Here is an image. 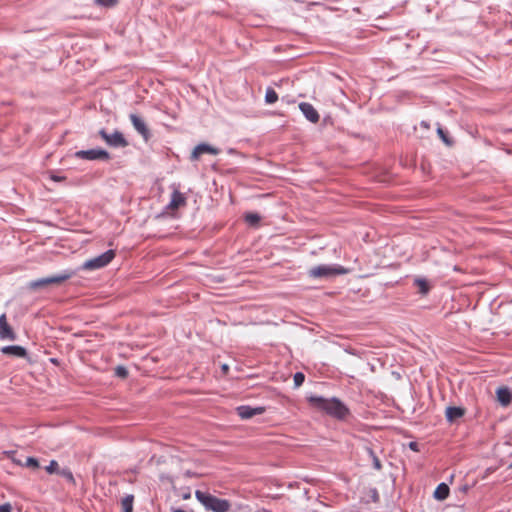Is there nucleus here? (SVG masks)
I'll list each match as a JSON object with an SVG mask.
<instances>
[{
  "label": "nucleus",
  "mask_w": 512,
  "mask_h": 512,
  "mask_svg": "<svg viewBox=\"0 0 512 512\" xmlns=\"http://www.w3.org/2000/svg\"><path fill=\"white\" fill-rule=\"evenodd\" d=\"M195 497L202 504L206 511L230 512L232 509V503L230 500L218 498L209 492L196 490Z\"/></svg>",
  "instance_id": "obj_1"
},
{
  "label": "nucleus",
  "mask_w": 512,
  "mask_h": 512,
  "mask_svg": "<svg viewBox=\"0 0 512 512\" xmlns=\"http://www.w3.org/2000/svg\"><path fill=\"white\" fill-rule=\"evenodd\" d=\"M309 402L315 407L324 410L329 415L342 419L348 414V409L337 399H324L310 397Z\"/></svg>",
  "instance_id": "obj_2"
},
{
  "label": "nucleus",
  "mask_w": 512,
  "mask_h": 512,
  "mask_svg": "<svg viewBox=\"0 0 512 512\" xmlns=\"http://www.w3.org/2000/svg\"><path fill=\"white\" fill-rule=\"evenodd\" d=\"M348 272L349 270L341 265H319L309 269L308 275L311 278L317 279L345 275Z\"/></svg>",
  "instance_id": "obj_3"
},
{
  "label": "nucleus",
  "mask_w": 512,
  "mask_h": 512,
  "mask_svg": "<svg viewBox=\"0 0 512 512\" xmlns=\"http://www.w3.org/2000/svg\"><path fill=\"white\" fill-rule=\"evenodd\" d=\"M73 275H74L73 272L65 271L58 275L31 281L28 284V288L31 290H38V289L46 288L50 285H61L65 281L69 280Z\"/></svg>",
  "instance_id": "obj_4"
},
{
  "label": "nucleus",
  "mask_w": 512,
  "mask_h": 512,
  "mask_svg": "<svg viewBox=\"0 0 512 512\" xmlns=\"http://www.w3.org/2000/svg\"><path fill=\"white\" fill-rule=\"evenodd\" d=\"M115 255L114 250H108L95 258L85 261L82 265V269L90 271L103 268L115 258Z\"/></svg>",
  "instance_id": "obj_5"
},
{
  "label": "nucleus",
  "mask_w": 512,
  "mask_h": 512,
  "mask_svg": "<svg viewBox=\"0 0 512 512\" xmlns=\"http://www.w3.org/2000/svg\"><path fill=\"white\" fill-rule=\"evenodd\" d=\"M99 135L108 145L112 147L124 148L128 146V141L125 139L124 135L119 131H115L112 134H108L104 129H102L99 131Z\"/></svg>",
  "instance_id": "obj_6"
},
{
  "label": "nucleus",
  "mask_w": 512,
  "mask_h": 512,
  "mask_svg": "<svg viewBox=\"0 0 512 512\" xmlns=\"http://www.w3.org/2000/svg\"><path fill=\"white\" fill-rule=\"evenodd\" d=\"M129 119L134 129L143 137L144 141L147 142L151 138V133L144 119L136 114H130Z\"/></svg>",
  "instance_id": "obj_7"
},
{
  "label": "nucleus",
  "mask_w": 512,
  "mask_h": 512,
  "mask_svg": "<svg viewBox=\"0 0 512 512\" xmlns=\"http://www.w3.org/2000/svg\"><path fill=\"white\" fill-rule=\"evenodd\" d=\"M75 156L85 160H107L110 158L109 153L103 149L80 150L75 153Z\"/></svg>",
  "instance_id": "obj_8"
},
{
  "label": "nucleus",
  "mask_w": 512,
  "mask_h": 512,
  "mask_svg": "<svg viewBox=\"0 0 512 512\" xmlns=\"http://www.w3.org/2000/svg\"><path fill=\"white\" fill-rule=\"evenodd\" d=\"M0 339L10 341H14L16 339V334L12 327L8 324L5 314L0 316Z\"/></svg>",
  "instance_id": "obj_9"
},
{
  "label": "nucleus",
  "mask_w": 512,
  "mask_h": 512,
  "mask_svg": "<svg viewBox=\"0 0 512 512\" xmlns=\"http://www.w3.org/2000/svg\"><path fill=\"white\" fill-rule=\"evenodd\" d=\"M299 109L306 117V119L312 123H317L320 119V115L317 110L313 107L312 104L307 102H302L299 104Z\"/></svg>",
  "instance_id": "obj_10"
},
{
  "label": "nucleus",
  "mask_w": 512,
  "mask_h": 512,
  "mask_svg": "<svg viewBox=\"0 0 512 512\" xmlns=\"http://www.w3.org/2000/svg\"><path fill=\"white\" fill-rule=\"evenodd\" d=\"M219 150L205 143L197 145L191 154L192 160H198L203 154L217 155Z\"/></svg>",
  "instance_id": "obj_11"
},
{
  "label": "nucleus",
  "mask_w": 512,
  "mask_h": 512,
  "mask_svg": "<svg viewBox=\"0 0 512 512\" xmlns=\"http://www.w3.org/2000/svg\"><path fill=\"white\" fill-rule=\"evenodd\" d=\"M265 409L263 407L252 408L250 406H239L237 408V413L242 419H250L256 415L263 414Z\"/></svg>",
  "instance_id": "obj_12"
},
{
  "label": "nucleus",
  "mask_w": 512,
  "mask_h": 512,
  "mask_svg": "<svg viewBox=\"0 0 512 512\" xmlns=\"http://www.w3.org/2000/svg\"><path fill=\"white\" fill-rule=\"evenodd\" d=\"M186 205V198L185 196L178 190H174L171 195V200L168 205V208L171 210H176L182 206Z\"/></svg>",
  "instance_id": "obj_13"
},
{
  "label": "nucleus",
  "mask_w": 512,
  "mask_h": 512,
  "mask_svg": "<svg viewBox=\"0 0 512 512\" xmlns=\"http://www.w3.org/2000/svg\"><path fill=\"white\" fill-rule=\"evenodd\" d=\"M1 352L18 358H24L27 355L26 349L18 345L4 346L1 348Z\"/></svg>",
  "instance_id": "obj_14"
},
{
  "label": "nucleus",
  "mask_w": 512,
  "mask_h": 512,
  "mask_svg": "<svg viewBox=\"0 0 512 512\" xmlns=\"http://www.w3.org/2000/svg\"><path fill=\"white\" fill-rule=\"evenodd\" d=\"M497 400L503 405L508 406L512 401V394L506 387H501L496 392Z\"/></svg>",
  "instance_id": "obj_15"
},
{
  "label": "nucleus",
  "mask_w": 512,
  "mask_h": 512,
  "mask_svg": "<svg viewBox=\"0 0 512 512\" xmlns=\"http://www.w3.org/2000/svg\"><path fill=\"white\" fill-rule=\"evenodd\" d=\"M449 492L450 489L448 485L445 483H440L434 491V497L437 500L443 501L449 496Z\"/></svg>",
  "instance_id": "obj_16"
},
{
  "label": "nucleus",
  "mask_w": 512,
  "mask_h": 512,
  "mask_svg": "<svg viewBox=\"0 0 512 512\" xmlns=\"http://www.w3.org/2000/svg\"><path fill=\"white\" fill-rule=\"evenodd\" d=\"M445 414L448 421H454L464 415V409L460 407H448Z\"/></svg>",
  "instance_id": "obj_17"
},
{
  "label": "nucleus",
  "mask_w": 512,
  "mask_h": 512,
  "mask_svg": "<svg viewBox=\"0 0 512 512\" xmlns=\"http://www.w3.org/2000/svg\"><path fill=\"white\" fill-rule=\"evenodd\" d=\"M133 495H127L121 501L123 512H133Z\"/></svg>",
  "instance_id": "obj_18"
},
{
  "label": "nucleus",
  "mask_w": 512,
  "mask_h": 512,
  "mask_svg": "<svg viewBox=\"0 0 512 512\" xmlns=\"http://www.w3.org/2000/svg\"><path fill=\"white\" fill-rule=\"evenodd\" d=\"M278 100V94L273 88H267L265 94V101L268 104H273Z\"/></svg>",
  "instance_id": "obj_19"
},
{
  "label": "nucleus",
  "mask_w": 512,
  "mask_h": 512,
  "mask_svg": "<svg viewBox=\"0 0 512 512\" xmlns=\"http://www.w3.org/2000/svg\"><path fill=\"white\" fill-rule=\"evenodd\" d=\"M245 221L252 225V226H255L259 223L260 221V216L257 214V213H247L245 215Z\"/></svg>",
  "instance_id": "obj_20"
},
{
  "label": "nucleus",
  "mask_w": 512,
  "mask_h": 512,
  "mask_svg": "<svg viewBox=\"0 0 512 512\" xmlns=\"http://www.w3.org/2000/svg\"><path fill=\"white\" fill-rule=\"evenodd\" d=\"M119 0H94V3L101 7H114L118 4Z\"/></svg>",
  "instance_id": "obj_21"
},
{
  "label": "nucleus",
  "mask_w": 512,
  "mask_h": 512,
  "mask_svg": "<svg viewBox=\"0 0 512 512\" xmlns=\"http://www.w3.org/2000/svg\"><path fill=\"white\" fill-rule=\"evenodd\" d=\"M58 474L64 477L70 483L75 484V479L70 469H61Z\"/></svg>",
  "instance_id": "obj_22"
},
{
  "label": "nucleus",
  "mask_w": 512,
  "mask_h": 512,
  "mask_svg": "<svg viewBox=\"0 0 512 512\" xmlns=\"http://www.w3.org/2000/svg\"><path fill=\"white\" fill-rule=\"evenodd\" d=\"M45 470L49 474H53V473H57L58 474L59 471H60L58 462L55 461V460L50 461L49 465L45 467Z\"/></svg>",
  "instance_id": "obj_23"
},
{
  "label": "nucleus",
  "mask_w": 512,
  "mask_h": 512,
  "mask_svg": "<svg viewBox=\"0 0 512 512\" xmlns=\"http://www.w3.org/2000/svg\"><path fill=\"white\" fill-rule=\"evenodd\" d=\"M437 133H438L439 137L442 139V141L445 144H447V145H451L452 144V141L448 138L446 132L441 127H439L437 129Z\"/></svg>",
  "instance_id": "obj_24"
},
{
  "label": "nucleus",
  "mask_w": 512,
  "mask_h": 512,
  "mask_svg": "<svg viewBox=\"0 0 512 512\" xmlns=\"http://www.w3.org/2000/svg\"><path fill=\"white\" fill-rule=\"evenodd\" d=\"M294 384L296 387H299L303 384L304 380H305V376L303 373L301 372H297L295 375H294Z\"/></svg>",
  "instance_id": "obj_25"
},
{
  "label": "nucleus",
  "mask_w": 512,
  "mask_h": 512,
  "mask_svg": "<svg viewBox=\"0 0 512 512\" xmlns=\"http://www.w3.org/2000/svg\"><path fill=\"white\" fill-rule=\"evenodd\" d=\"M25 466L36 469V468L39 467V462H38V460L36 458L28 457L26 459Z\"/></svg>",
  "instance_id": "obj_26"
},
{
  "label": "nucleus",
  "mask_w": 512,
  "mask_h": 512,
  "mask_svg": "<svg viewBox=\"0 0 512 512\" xmlns=\"http://www.w3.org/2000/svg\"><path fill=\"white\" fill-rule=\"evenodd\" d=\"M369 453L373 457V463H374L375 469L380 470L382 468L380 460L378 459V457L374 454V452L371 449L369 450Z\"/></svg>",
  "instance_id": "obj_27"
},
{
  "label": "nucleus",
  "mask_w": 512,
  "mask_h": 512,
  "mask_svg": "<svg viewBox=\"0 0 512 512\" xmlns=\"http://www.w3.org/2000/svg\"><path fill=\"white\" fill-rule=\"evenodd\" d=\"M416 283L420 287V290H421L422 293H427L428 292V286H427V283H426L425 280L418 279V280H416Z\"/></svg>",
  "instance_id": "obj_28"
},
{
  "label": "nucleus",
  "mask_w": 512,
  "mask_h": 512,
  "mask_svg": "<svg viewBox=\"0 0 512 512\" xmlns=\"http://www.w3.org/2000/svg\"><path fill=\"white\" fill-rule=\"evenodd\" d=\"M116 375L121 377V378H125L128 375V372H127L125 367L118 366L116 368Z\"/></svg>",
  "instance_id": "obj_29"
},
{
  "label": "nucleus",
  "mask_w": 512,
  "mask_h": 512,
  "mask_svg": "<svg viewBox=\"0 0 512 512\" xmlns=\"http://www.w3.org/2000/svg\"><path fill=\"white\" fill-rule=\"evenodd\" d=\"M0 512H12V507L9 503L0 505Z\"/></svg>",
  "instance_id": "obj_30"
},
{
  "label": "nucleus",
  "mask_w": 512,
  "mask_h": 512,
  "mask_svg": "<svg viewBox=\"0 0 512 512\" xmlns=\"http://www.w3.org/2000/svg\"><path fill=\"white\" fill-rule=\"evenodd\" d=\"M410 448L414 451H417V444L415 442L410 443Z\"/></svg>",
  "instance_id": "obj_31"
},
{
  "label": "nucleus",
  "mask_w": 512,
  "mask_h": 512,
  "mask_svg": "<svg viewBox=\"0 0 512 512\" xmlns=\"http://www.w3.org/2000/svg\"><path fill=\"white\" fill-rule=\"evenodd\" d=\"M52 179L54 181H61L63 178L62 177H56V176H53Z\"/></svg>",
  "instance_id": "obj_32"
},
{
  "label": "nucleus",
  "mask_w": 512,
  "mask_h": 512,
  "mask_svg": "<svg viewBox=\"0 0 512 512\" xmlns=\"http://www.w3.org/2000/svg\"><path fill=\"white\" fill-rule=\"evenodd\" d=\"M223 370L226 372L228 370V366L227 365H223Z\"/></svg>",
  "instance_id": "obj_33"
},
{
  "label": "nucleus",
  "mask_w": 512,
  "mask_h": 512,
  "mask_svg": "<svg viewBox=\"0 0 512 512\" xmlns=\"http://www.w3.org/2000/svg\"><path fill=\"white\" fill-rule=\"evenodd\" d=\"M173 512H187V511L182 510V509H177V510H175V511H173Z\"/></svg>",
  "instance_id": "obj_34"
}]
</instances>
